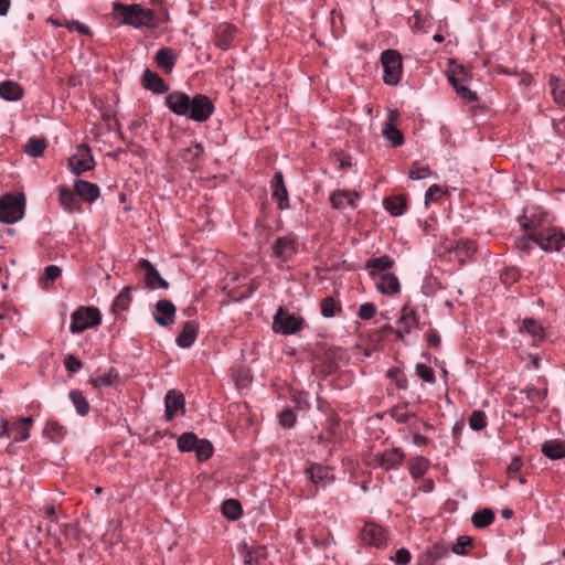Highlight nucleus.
<instances>
[{
	"label": "nucleus",
	"instance_id": "obj_1",
	"mask_svg": "<svg viewBox=\"0 0 565 565\" xmlns=\"http://www.w3.org/2000/svg\"><path fill=\"white\" fill-rule=\"evenodd\" d=\"M164 104L173 114L198 122L206 121L214 111L212 100L202 94L190 98L183 92H172L164 97Z\"/></svg>",
	"mask_w": 565,
	"mask_h": 565
},
{
	"label": "nucleus",
	"instance_id": "obj_2",
	"mask_svg": "<svg viewBox=\"0 0 565 565\" xmlns=\"http://www.w3.org/2000/svg\"><path fill=\"white\" fill-rule=\"evenodd\" d=\"M111 7L115 19H117L121 25H129L135 29H153L157 26L154 12L150 9H145L138 3L125 4L115 1L111 3Z\"/></svg>",
	"mask_w": 565,
	"mask_h": 565
},
{
	"label": "nucleus",
	"instance_id": "obj_3",
	"mask_svg": "<svg viewBox=\"0 0 565 565\" xmlns=\"http://www.w3.org/2000/svg\"><path fill=\"white\" fill-rule=\"evenodd\" d=\"M102 321V315L98 309L93 307H81L72 313L70 331L79 333L86 329L98 326Z\"/></svg>",
	"mask_w": 565,
	"mask_h": 565
},
{
	"label": "nucleus",
	"instance_id": "obj_4",
	"mask_svg": "<svg viewBox=\"0 0 565 565\" xmlns=\"http://www.w3.org/2000/svg\"><path fill=\"white\" fill-rule=\"evenodd\" d=\"M381 61L384 72V83L387 85H397L402 78L403 72L401 54L397 51L387 50L382 53Z\"/></svg>",
	"mask_w": 565,
	"mask_h": 565
},
{
	"label": "nucleus",
	"instance_id": "obj_5",
	"mask_svg": "<svg viewBox=\"0 0 565 565\" xmlns=\"http://www.w3.org/2000/svg\"><path fill=\"white\" fill-rule=\"evenodd\" d=\"M533 242L545 252H558L565 246V233L558 228H547L533 234Z\"/></svg>",
	"mask_w": 565,
	"mask_h": 565
},
{
	"label": "nucleus",
	"instance_id": "obj_6",
	"mask_svg": "<svg viewBox=\"0 0 565 565\" xmlns=\"http://www.w3.org/2000/svg\"><path fill=\"white\" fill-rule=\"evenodd\" d=\"M303 320L295 313H289L279 307L273 321V329L282 334H292L298 332L302 327Z\"/></svg>",
	"mask_w": 565,
	"mask_h": 565
},
{
	"label": "nucleus",
	"instance_id": "obj_7",
	"mask_svg": "<svg viewBox=\"0 0 565 565\" xmlns=\"http://www.w3.org/2000/svg\"><path fill=\"white\" fill-rule=\"evenodd\" d=\"M94 166V158L89 147L86 145L77 146L75 152L68 158V168L76 175L92 170Z\"/></svg>",
	"mask_w": 565,
	"mask_h": 565
},
{
	"label": "nucleus",
	"instance_id": "obj_8",
	"mask_svg": "<svg viewBox=\"0 0 565 565\" xmlns=\"http://www.w3.org/2000/svg\"><path fill=\"white\" fill-rule=\"evenodd\" d=\"M23 215L20 201L12 194H7L0 200V221L3 223L18 222Z\"/></svg>",
	"mask_w": 565,
	"mask_h": 565
},
{
	"label": "nucleus",
	"instance_id": "obj_9",
	"mask_svg": "<svg viewBox=\"0 0 565 565\" xmlns=\"http://www.w3.org/2000/svg\"><path fill=\"white\" fill-rule=\"evenodd\" d=\"M449 82L455 87L457 94L467 102L477 99L476 93L468 86V71L463 66H458L448 76Z\"/></svg>",
	"mask_w": 565,
	"mask_h": 565
},
{
	"label": "nucleus",
	"instance_id": "obj_10",
	"mask_svg": "<svg viewBox=\"0 0 565 565\" xmlns=\"http://www.w3.org/2000/svg\"><path fill=\"white\" fill-rule=\"evenodd\" d=\"M399 119V113L396 109H390L387 119L382 128L383 137L392 145V147H401L404 143V136L399 129L396 128V122Z\"/></svg>",
	"mask_w": 565,
	"mask_h": 565
},
{
	"label": "nucleus",
	"instance_id": "obj_11",
	"mask_svg": "<svg viewBox=\"0 0 565 565\" xmlns=\"http://www.w3.org/2000/svg\"><path fill=\"white\" fill-rule=\"evenodd\" d=\"M361 540L367 545L383 547L387 543V535L382 526L367 522L361 530Z\"/></svg>",
	"mask_w": 565,
	"mask_h": 565
},
{
	"label": "nucleus",
	"instance_id": "obj_12",
	"mask_svg": "<svg viewBox=\"0 0 565 565\" xmlns=\"http://www.w3.org/2000/svg\"><path fill=\"white\" fill-rule=\"evenodd\" d=\"M139 268L143 271V277L147 287L150 289H167L168 282L160 276L154 266L147 259L139 262Z\"/></svg>",
	"mask_w": 565,
	"mask_h": 565
},
{
	"label": "nucleus",
	"instance_id": "obj_13",
	"mask_svg": "<svg viewBox=\"0 0 565 565\" xmlns=\"http://www.w3.org/2000/svg\"><path fill=\"white\" fill-rule=\"evenodd\" d=\"M174 316L175 307L171 301L161 299L156 303L153 319L159 326L167 327L172 324L174 322Z\"/></svg>",
	"mask_w": 565,
	"mask_h": 565
},
{
	"label": "nucleus",
	"instance_id": "obj_14",
	"mask_svg": "<svg viewBox=\"0 0 565 565\" xmlns=\"http://www.w3.org/2000/svg\"><path fill=\"white\" fill-rule=\"evenodd\" d=\"M398 323L401 326L398 335H401L403 331L406 333H411L414 330L422 329L419 317L417 312L414 310V308H412L409 305L403 306Z\"/></svg>",
	"mask_w": 565,
	"mask_h": 565
},
{
	"label": "nucleus",
	"instance_id": "obj_15",
	"mask_svg": "<svg viewBox=\"0 0 565 565\" xmlns=\"http://www.w3.org/2000/svg\"><path fill=\"white\" fill-rule=\"evenodd\" d=\"M166 403V417L171 420L178 412L184 409V397L181 392L171 390L164 397Z\"/></svg>",
	"mask_w": 565,
	"mask_h": 565
},
{
	"label": "nucleus",
	"instance_id": "obj_16",
	"mask_svg": "<svg viewBox=\"0 0 565 565\" xmlns=\"http://www.w3.org/2000/svg\"><path fill=\"white\" fill-rule=\"evenodd\" d=\"M296 253L295 242L288 237H278L273 245V254L280 262H287Z\"/></svg>",
	"mask_w": 565,
	"mask_h": 565
},
{
	"label": "nucleus",
	"instance_id": "obj_17",
	"mask_svg": "<svg viewBox=\"0 0 565 565\" xmlns=\"http://www.w3.org/2000/svg\"><path fill=\"white\" fill-rule=\"evenodd\" d=\"M375 285L377 290L385 295H394L401 289L398 278L391 273L380 274L375 280Z\"/></svg>",
	"mask_w": 565,
	"mask_h": 565
},
{
	"label": "nucleus",
	"instance_id": "obj_18",
	"mask_svg": "<svg viewBox=\"0 0 565 565\" xmlns=\"http://www.w3.org/2000/svg\"><path fill=\"white\" fill-rule=\"evenodd\" d=\"M239 554L247 565L258 564L266 557V550L264 546L248 545L246 542L239 545Z\"/></svg>",
	"mask_w": 565,
	"mask_h": 565
},
{
	"label": "nucleus",
	"instance_id": "obj_19",
	"mask_svg": "<svg viewBox=\"0 0 565 565\" xmlns=\"http://www.w3.org/2000/svg\"><path fill=\"white\" fill-rule=\"evenodd\" d=\"M236 28L228 23H222L217 26L215 44L222 50H228L235 38Z\"/></svg>",
	"mask_w": 565,
	"mask_h": 565
},
{
	"label": "nucleus",
	"instance_id": "obj_20",
	"mask_svg": "<svg viewBox=\"0 0 565 565\" xmlns=\"http://www.w3.org/2000/svg\"><path fill=\"white\" fill-rule=\"evenodd\" d=\"M273 199L280 210L288 207V193L284 183L282 173L276 172L273 180Z\"/></svg>",
	"mask_w": 565,
	"mask_h": 565
},
{
	"label": "nucleus",
	"instance_id": "obj_21",
	"mask_svg": "<svg viewBox=\"0 0 565 565\" xmlns=\"http://www.w3.org/2000/svg\"><path fill=\"white\" fill-rule=\"evenodd\" d=\"M76 194L86 202H93L99 196V188L84 180H76L74 184Z\"/></svg>",
	"mask_w": 565,
	"mask_h": 565
},
{
	"label": "nucleus",
	"instance_id": "obj_22",
	"mask_svg": "<svg viewBox=\"0 0 565 565\" xmlns=\"http://www.w3.org/2000/svg\"><path fill=\"white\" fill-rule=\"evenodd\" d=\"M158 67L166 74H170L174 67L177 55L170 47L160 49L154 56Z\"/></svg>",
	"mask_w": 565,
	"mask_h": 565
},
{
	"label": "nucleus",
	"instance_id": "obj_23",
	"mask_svg": "<svg viewBox=\"0 0 565 565\" xmlns=\"http://www.w3.org/2000/svg\"><path fill=\"white\" fill-rule=\"evenodd\" d=\"M358 198L356 192L340 190L331 194L330 202L334 209H343L345 204L353 209Z\"/></svg>",
	"mask_w": 565,
	"mask_h": 565
},
{
	"label": "nucleus",
	"instance_id": "obj_24",
	"mask_svg": "<svg viewBox=\"0 0 565 565\" xmlns=\"http://www.w3.org/2000/svg\"><path fill=\"white\" fill-rule=\"evenodd\" d=\"M198 337V324L194 321H186L181 333L177 338L180 348H190Z\"/></svg>",
	"mask_w": 565,
	"mask_h": 565
},
{
	"label": "nucleus",
	"instance_id": "obj_25",
	"mask_svg": "<svg viewBox=\"0 0 565 565\" xmlns=\"http://www.w3.org/2000/svg\"><path fill=\"white\" fill-rule=\"evenodd\" d=\"M58 202L68 212L79 211V201L70 189L64 185L57 188Z\"/></svg>",
	"mask_w": 565,
	"mask_h": 565
},
{
	"label": "nucleus",
	"instance_id": "obj_26",
	"mask_svg": "<svg viewBox=\"0 0 565 565\" xmlns=\"http://www.w3.org/2000/svg\"><path fill=\"white\" fill-rule=\"evenodd\" d=\"M541 451L545 457L552 460H558L565 457V443L562 440H546L542 447Z\"/></svg>",
	"mask_w": 565,
	"mask_h": 565
},
{
	"label": "nucleus",
	"instance_id": "obj_27",
	"mask_svg": "<svg viewBox=\"0 0 565 565\" xmlns=\"http://www.w3.org/2000/svg\"><path fill=\"white\" fill-rule=\"evenodd\" d=\"M308 473L317 487H324L328 481L333 480L332 470L329 467L312 466L308 469Z\"/></svg>",
	"mask_w": 565,
	"mask_h": 565
},
{
	"label": "nucleus",
	"instance_id": "obj_28",
	"mask_svg": "<svg viewBox=\"0 0 565 565\" xmlns=\"http://www.w3.org/2000/svg\"><path fill=\"white\" fill-rule=\"evenodd\" d=\"M142 84L145 88L150 89L157 94L166 93L168 86L164 81L156 73L146 70L142 76Z\"/></svg>",
	"mask_w": 565,
	"mask_h": 565
},
{
	"label": "nucleus",
	"instance_id": "obj_29",
	"mask_svg": "<svg viewBox=\"0 0 565 565\" xmlns=\"http://www.w3.org/2000/svg\"><path fill=\"white\" fill-rule=\"evenodd\" d=\"M452 252L459 263H465L467 258L475 254L476 246L472 241L460 238L454 246Z\"/></svg>",
	"mask_w": 565,
	"mask_h": 565
},
{
	"label": "nucleus",
	"instance_id": "obj_30",
	"mask_svg": "<svg viewBox=\"0 0 565 565\" xmlns=\"http://www.w3.org/2000/svg\"><path fill=\"white\" fill-rule=\"evenodd\" d=\"M23 95V90L21 86L12 81H6L0 84V97L10 100L17 102Z\"/></svg>",
	"mask_w": 565,
	"mask_h": 565
},
{
	"label": "nucleus",
	"instance_id": "obj_31",
	"mask_svg": "<svg viewBox=\"0 0 565 565\" xmlns=\"http://www.w3.org/2000/svg\"><path fill=\"white\" fill-rule=\"evenodd\" d=\"M404 458V454L396 448L388 449L380 456V465L388 470L398 467Z\"/></svg>",
	"mask_w": 565,
	"mask_h": 565
},
{
	"label": "nucleus",
	"instance_id": "obj_32",
	"mask_svg": "<svg viewBox=\"0 0 565 565\" xmlns=\"http://www.w3.org/2000/svg\"><path fill=\"white\" fill-rule=\"evenodd\" d=\"M203 153V147L200 143H195L191 147L181 150V158L188 163L189 169H195L199 163V159Z\"/></svg>",
	"mask_w": 565,
	"mask_h": 565
},
{
	"label": "nucleus",
	"instance_id": "obj_33",
	"mask_svg": "<svg viewBox=\"0 0 565 565\" xmlns=\"http://www.w3.org/2000/svg\"><path fill=\"white\" fill-rule=\"evenodd\" d=\"M118 379V372L110 369L107 372L89 379V383L95 388H105L111 386Z\"/></svg>",
	"mask_w": 565,
	"mask_h": 565
},
{
	"label": "nucleus",
	"instance_id": "obj_34",
	"mask_svg": "<svg viewBox=\"0 0 565 565\" xmlns=\"http://www.w3.org/2000/svg\"><path fill=\"white\" fill-rule=\"evenodd\" d=\"M520 331L529 333L533 338V341L541 340L544 337L543 328L532 318H525L523 320Z\"/></svg>",
	"mask_w": 565,
	"mask_h": 565
},
{
	"label": "nucleus",
	"instance_id": "obj_35",
	"mask_svg": "<svg viewBox=\"0 0 565 565\" xmlns=\"http://www.w3.org/2000/svg\"><path fill=\"white\" fill-rule=\"evenodd\" d=\"M384 206L393 216H399L406 209V199L402 195L387 198Z\"/></svg>",
	"mask_w": 565,
	"mask_h": 565
},
{
	"label": "nucleus",
	"instance_id": "obj_36",
	"mask_svg": "<svg viewBox=\"0 0 565 565\" xmlns=\"http://www.w3.org/2000/svg\"><path fill=\"white\" fill-rule=\"evenodd\" d=\"M494 520V513L491 509H482L472 514L471 522L478 527L482 529L490 525Z\"/></svg>",
	"mask_w": 565,
	"mask_h": 565
},
{
	"label": "nucleus",
	"instance_id": "obj_37",
	"mask_svg": "<svg viewBox=\"0 0 565 565\" xmlns=\"http://www.w3.org/2000/svg\"><path fill=\"white\" fill-rule=\"evenodd\" d=\"M429 467V461L424 457H415L409 461V472L414 479L422 478Z\"/></svg>",
	"mask_w": 565,
	"mask_h": 565
},
{
	"label": "nucleus",
	"instance_id": "obj_38",
	"mask_svg": "<svg viewBox=\"0 0 565 565\" xmlns=\"http://www.w3.org/2000/svg\"><path fill=\"white\" fill-rule=\"evenodd\" d=\"M130 291H131L130 287H125L119 292V295H117V297L115 298V300L113 302V310L115 312L125 311L129 307V303L131 301Z\"/></svg>",
	"mask_w": 565,
	"mask_h": 565
},
{
	"label": "nucleus",
	"instance_id": "obj_39",
	"mask_svg": "<svg viewBox=\"0 0 565 565\" xmlns=\"http://www.w3.org/2000/svg\"><path fill=\"white\" fill-rule=\"evenodd\" d=\"M448 555V548L444 545L436 544L427 550L426 552V563L428 565H435L439 559L446 557Z\"/></svg>",
	"mask_w": 565,
	"mask_h": 565
},
{
	"label": "nucleus",
	"instance_id": "obj_40",
	"mask_svg": "<svg viewBox=\"0 0 565 565\" xmlns=\"http://www.w3.org/2000/svg\"><path fill=\"white\" fill-rule=\"evenodd\" d=\"M393 266V260L388 256H381L370 259L366 267L372 269L371 275L375 277V270L383 271Z\"/></svg>",
	"mask_w": 565,
	"mask_h": 565
},
{
	"label": "nucleus",
	"instance_id": "obj_41",
	"mask_svg": "<svg viewBox=\"0 0 565 565\" xmlns=\"http://www.w3.org/2000/svg\"><path fill=\"white\" fill-rule=\"evenodd\" d=\"M70 398L81 416H85L89 412V405L79 391H72L70 393Z\"/></svg>",
	"mask_w": 565,
	"mask_h": 565
},
{
	"label": "nucleus",
	"instance_id": "obj_42",
	"mask_svg": "<svg viewBox=\"0 0 565 565\" xmlns=\"http://www.w3.org/2000/svg\"><path fill=\"white\" fill-rule=\"evenodd\" d=\"M223 514L230 520H236L242 513L241 503L236 500H227L222 505Z\"/></svg>",
	"mask_w": 565,
	"mask_h": 565
},
{
	"label": "nucleus",
	"instance_id": "obj_43",
	"mask_svg": "<svg viewBox=\"0 0 565 565\" xmlns=\"http://www.w3.org/2000/svg\"><path fill=\"white\" fill-rule=\"evenodd\" d=\"M46 148V141L44 139H30L25 146V152L31 157H40L43 154Z\"/></svg>",
	"mask_w": 565,
	"mask_h": 565
},
{
	"label": "nucleus",
	"instance_id": "obj_44",
	"mask_svg": "<svg viewBox=\"0 0 565 565\" xmlns=\"http://www.w3.org/2000/svg\"><path fill=\"white\" fill-rule=\"evenodd\" d=\"M198 437L192 433H184L178 438V448L181 451L194 450L198 445Z\"/></svg>",
	"mask_w": 565,
	"mask_h": 565
},
{
	"label": "nucleus",
	"instance_id": "obj_45",
	"mask_svg": "<svg viewBox=\"0 0 565 565\" xmlns=\"http://www.w3.org/2000/svg\"><path fill=\"white\" fill-rule=\"evenodd\" d=\"M195 455L199 460H206L212 456L213 447L206 439H199L194 448Z\"/></svg>",
	"mask_w": 565,
	"mask_h": 565
},
{
	"label": "nucleus",
	"instance_id": "obj_46",
	"mask_svg": "<svg viewBox=\"0 0 565 565\" xmlns=\"http://www.w3.org/2000/svg\"><path fill=\"white\" fill-rule=\"evenodd\" d=\"M487 426V416L482 411H473L469 417V427L472 430H481Z\"/></svg>",
	"mask_w": 565,
	"mask_h": 565
},
{
	"label": "nucleus",
	"instance_id": "obj_47",
	"mask_svg": "<svg viewBox=\"0 0 565 565\" xmlns=\"http://www.w3.org/2000/svg\"><path fill=\"white\" fill-rule=\"evenodd\" d=\"M431 175V171L428 166L419 164L415 162L409 170L408 177L412 180H423Z\"/></svg>",
	"mask_w": 565,
	"mask_h": 565
},
{
	"label": "nucleus",
	"instance_id": "obj_48",
	"mask_svg": "<svg viewBox=\"0 0 565 565\" xmlns=\"http://www.w3.org/2000/svg\"><path fill=\"white\" fill-rule=\"evenodd\" d=\"M472 544V539L467 535H461L457 539V542L454 544L451 551L457 555L467 554V547H470Z\"/></svg>",
	"mask_w": 565,
	"mask_h": 565
},
{
	"label": "nucleus",
	"instance_id": "obj_49",
	"mask_svg": "<svg viewBox=\"0 0 565 565\" xmlns=\"http://www.w3.org/2000/svg\"><path fill=\"white\" fill-rule=\"evenodd\" d=\"M377 312V308L373 302H364L360 306L358 316L362 320L372 319Z\"/></svg>",
	"mask_w": 565,
	"mask_h": 565
},
{
	"label": "nucleus",
	"instance_id": "obj_50",
	"mask_svg": "<svg viewBox=\"0 0 565 565\" xmlns=\"http://www.w3.org/2000/svg\"><path fill=\"white\" fill-rule=\"evenodd\" d=\"M525 392L532 403H537V402L543 401L547 394L546 388H539V387H535L534 385H529L526 387Z\"/></svg>",
	"mask_w": 565,
	"mask_h": 565
},
{
	"label": "nucleus",
	"instance_id": "obj_51",
	"mask_svg": "<svg viewBox=\"0 0 565 565\" xmlns=\"http://www.w3.org/2000/svg\"><path fill=\"white\" fill-rule=\"evenodd\" d=\"M46 431L51 434L52 438L56 441L62 439L66 434V428L56 422H50L46 425Z\"/></svg>",
	"mask_w": 565,
	"mask_h": 565
},
{
	"label": "nucleus",
	"instance_id": "obj_52",
	"mask_svg": "<svg viewBox=\"0 0 565 565\" xmlns=\"http://www.w3.org/2000/svg\"><path fill=\"white\" fill-rule=\"evenodd\" d=\"M444 194L441 186L438 184L430 185L425 193V204L428 205L430 202L438 201Z\"/></svg>",
	"mask_w": 565,
	"mask_h": 565
},
{
	"label": "nucleus",
	"instance_id": "obj_53",
	"mask_svg": "<svg viewBox=\"0 0 565 565\" xmlns=\"http://www.w3.org/2000/svg\"><path fill=\"white\" fill-rule=\"evenodd\" d=\"M337 303L333 298L327 297L321 302V313L326 318H332L335 315Z\"/></svg>",
	"mask_w": 565,
	"mask_h": 565
},
{
	"label": "nucleus",
	"instance_id": "obj_54",
	"mask_svg": "<svg viewBox=\"0 0 565 565\" xmlns=\"http://www.w3.org/2000/svg\"><path fill=\"white\" fill-rule=\"evenodd\" d=\"M416 374L427 383L433 384L435 382V376L431 367L425 364H417Z\"/></svg>",
	"mask_w": 565,
	"mask_h": 565
},
{
	"label": "nucleus",
	"instance_id": "obj_55",
	"mask_svg": "<svg viewBox=\"0 0 565 565\" xmlns=\"http://www.w3.org/2000/svg\"><path fill=\"white\" fill-rule=\"evenodd\" d=\"M411 23H412V29L414 31L427 32L426 26H427L428 20L426 18H423L418 12H416L412 17Z\"/></svg>",
	"mask_w": 565,
	"mask_h": 565
},
{
	"label": "nucleus",
	"instance_id": "obj_56",
	"mask_svg": "<svg viewBox=\"0 0 565 565\" xmlns=\"http://www.w3.org/2000/svg\"><path fill=\"white\" fill-rule=\"evenodd\" d=\"M296 420V416L292 411L285 409L279 415V423L282 427L290 428Z\"/></svg>",
	"mask_w": 565,
	"mask_h": 565
},
{
	"label": "nucleus",
	"instance_id": "obj_57",
	"mask_svg": "<svg viewBox=\"0 0 565 565\" xmlns=\"http://www.w3.org/2000/svg\"><path fill=\"white\" fill-rule=\"evenodd\" d=\"M11 431L15 433L14 441H23V440L28 439L30 436L28 427L19 426L18 423H15L14 426H12V428L10 429V433Z\"/></svg>",
	"mask_w": 565,
	"mask_h": 565
},
{
	"label": "nucleus",
	"instance_id": "obj_58",
	"mask_svg": "<svg viewBox=\"0 0 565 565\" xmlns=\"http://www.w3.org/2000/svg\"><path fill=\"white\" fill-rule=\"evenodd\" d=\"M64 364L66 370L71 373H75L82 369V362L73 354H70L65 358Z\"/></svg>",
	"mask_w": 565,
	"mask_h": 565
},
{
	"label": "nucleus",
	"instance_id": "obj_59",
	"mask_svg": "<svg viewBox=\"0 0 565 565\" xmlns=\"http://www.w3.org/2000/svg\"><path fill=\"white\" fill-rule=\"evenodd\" d=\"M61 268L55 265H50L44 270V279L45 281H54L57 277L61 276Z\"/></svg>",
	"mask_w": 565,
	"mask_h": 565
},
{
	"label": "nucleus",
	"instance_id": "obj_60",
	"mask_svg": "<svg viewBox=\"0 0 565 565\" xmlns=\"http://www.w3.org/2000/svg\"><path fill=\"white\" fill-rule=\"evenodd\" d=\"M392 559H394L397 564L405 565L411 562L412 556H411V553L408 550L401 548V550L396 551L395 556Z\"/></svg>",
	"mask_w": 565,
	"mask_h": 565
},
{
	"label": "nucleus",
	"instance_id": "obj_61",
	"mask_svg": "<svg viewBox=\"0 0 565 565\" xmlns=\"http://www.w3.org/2000/svg\"><path fill=\"white\" fill-rule=\"evenodd\" d=\"M523 462L520 458H513L508 466V473L510 478H513L515 473H518L522 467Z\"/></svg>",
	"mask_w": 565,
	"mask_h": 565
},
{
	"label": "nucleus",
	"instance_id": "obj_62",
	"mask_svg": "<svg viewBox=\"0 0 565 565\" xmlns=\"http://www.w3.org/2000/svg\"><path fill=\"white\" fill-rule=\"evenodd\" d=\"M66 28L70 31H77L81 34H87L89 32L88 28L84 24H82L78 21H70L66 23Z\"/></svg>",
	"mask_w": 565,
	"mask_h": 565
},
{
	"label": "nucleus",
	"instance_id": "obj_63",
	"mask_svg": "<svg viewBox=\"0 0 565 565\" xmlns=\"http://www.w3.org/2000/svg\"><path fill=\"white\" fill-rule=\"evenodd\" d=\"M553 97L555 103H557L562 107H565V87L555 89V92L553 93Z\"/></svg>",
	"mask_w": 565,
	"mask_h": 565
},
{
	"label": "nucleus",
	"instance_id": "obj_64",
	"mask_svg": "<svg viewBox=\"0 0 565 565\" xmlns=\"http://www.w3.org/2000/svg\"><path fill=\"white\" fill-rule=\"evenodd\" d=\"M531 242H533V235L529 237H521L516 241V246L519 249H527L530 248Z\"/></svg>",
	"mask_w": 565,
	"mask_h": 565
}]
</instances>
